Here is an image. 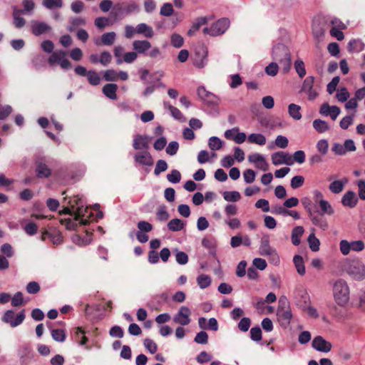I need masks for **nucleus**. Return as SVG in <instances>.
<instances>
[{
  "label": "nucleus",
  "instance_id": "obj_1",
  "mask_svg": "<svg viewBox=\"0 0 365 365\" xmlns=\"http://www.w3.org/2000/svg\"><path fill=\"white\" fill-rule=\"evenodd\" d=\"M71 209L75 213L73 219L68 218L61 220L68 230H74L78 224L86 225L89 220L84 219L87 216L88 208L85 206V202L83 198L78 195L73 196L69 201Z\"/></svg>",
  "mask_w": 365,
  "mask_h": 365
},
{
  "label": "nucleus",
  "instance_id": "obj_2",
  "mask_svg": "<svg viewBox=\"0 0 365 365\" xmlns=\"http://www.w3.org/2000/svg\"><path fill=\"white\" fill-rule=\"evenodd\" d=\"M342 269L353 279L361 281L365 279V264L360 259H350L342 264Z\"/></svg>",
  "mask_w": 365,
  "mask_h": 365
},
{
  "label": "nucleus",
  "instance_id": "obj_3",
  "mask_svg": "<svg viewBox=\"0 0 365 365\" xmlns=\"http://www.w3.org/2000/svg\"><path fill=\"white\" fill-rule=\"evenodd\" d=\"M277 317L279 323L284 328H287L292 319L290 304L285 296H281L278 301Z\"/></svg>",
  "mask_w": 365,
  "mask_h": 365
},
{
  "label": "nucleus",
  "instance_id": "obj_4",
  "mask_svg": "<svg viewBox=\"0 0 365 365\" xmlns=\"http://www.w3.org/2000/svg\"><path fill=\"white\" fill-rule=\"evenodd\" d=\"M272 58L281 65L284 73H287L291 68V55L288 48L282 44L278 43L272 48Z\"/></svg>",
  "mask_w": 365,
  "mask_h": 365
},
{
  "label": "nucleus",
  "instance_id": "obj_5",
  "mask_svg": "<svg viewBox=\"0 0 365 365\" xmlns=\"http://www.w3.org/2000/svg\"><path fill=\"white\" fill-rule=\"evenodd\" d=\"M333 294L336 302L340 305H345L349 299V288L345 280L339 279L333 284Z\"/></svg>",
  "mask_w": 365,
  "mask_h": 365
},
{
  "label": "nucleus",
  "instance_id": "obj_6",
  "mask_svg": "<svg viewBox=\"0 0 365 365\" xmlns=\"http://www.w3.org/2000/svg\"><path fill=\"white\" fill-rule=\"evenodd\" d=\"M259 252L261 255L267 257L271 263L274 264H278L279 263V257L276 250L269 245L268 236L263 237L261 239Z\"/></svg>",
  "mask_w": 365,
  "mask_h": 365
},
{
  "label": "nucleus",
  "instance_id": "obj_7",
  "mask_svg": "<svg viewBox=\"0 0 365 365\" xmlns=\"http://www.w3.org/2000/svg\"><path fill=\"white\" fill-rule=\"evenodd\" d=\"M229 26V19L222 18L213 23L210 27L204 28L203 33L212 36H217L223 34Z\"/></svg>",
  "mask_w": 365,
  "mask_h": 365
},
{
  "label": "nucleus",
  "instance_id": "obj_8",
  "mask_svg": "<svg viewBox=\"0 0 365 365\" xmlns=\"http://www.w3.org/2000/svg\"><path fill=\"white\" fill-rule=\"evenodd\" d=\"M48 63L53 66L59 64L63 69H69L71 67V62L66 58V52L63 50H56L48 58Z\"/></svg>",
  "mask_w": 365,
  "mask_h": 365
},
{
  "label": "nucleus",
  "instance_id": "obj_9",
  "mask_svg": "<svg viewBox=\"0 0 365 365\" xmlns=\"http://www.w3.org/2000/svg\"><path fill=\"white\" fill-rule=\"evenodd\" d=\"M208 49L204 44H199L195 49V56L193 58V65L198 68H204L208 62L207 59Z\"/></svg>",
  "mask_w": 365,
  "mask_h": 365
},
{
  "label": "nucleus",
  "instance_id": "obj_10",
  "mask_svg": "<svg viewBox=\"0 0 365 365\" xmlns=\"http://www.w3.org/2000/svg\"><path fill=\"white\" fill-rule=\"evenodd\" d=\"M25 311L22 310L19 314L15 315V312L12 309L7 310L2 316L1 320L6 324H9L11 327H16L21 324L25 319Z\"/></svg>",
  "mask_w": 365,
  "mask_h": 365
},
{
  "label": "nucleus",
  "instance_id": "obj_11",
  "mask_svg": "<svg viewBox=\"0 0 365 365\" xmlns=\"http://www.w3.org/2000/svg\"><path fill=\"white\" fill-rule=\"evenodd\" d=\"M52 28L46 22L38 20L31 21L30 31L36 36L51 32Z\"/></svg>",
  "mask_w": 365,
  "mask_h": 365
},
{
  "label": "nucleus",
  "instance_id": "obj_12",
  "mask_svg": "<svg viewBox=\"0 0 365 365\" xmlns=\"http://www.w3.org/2000/svg\"><path fill=\"white\" fill-rule=\"evenodd\" d=\"M197 93L199 98L207 104L218 105L220 103V98L216 95L207 91L204 86L198 87Z\"/></svg>",
  "mask_w": 365,
  "mask_h": 365
},
{
  "label": "nucleus",
  "instance_id": "obj_13",
  "mask_svg": "<svg viewBox=\"0 0 365 365\" xmlns=\"http://www.w3.org/2000/svg\"><path fill=\"white\" fill-rule=\"evenodd\" d=\"M190 310L188 307L182 306L178 313L173 317V322L181 326H186L190 323Z\"/></svg>",
  "mask_w": 365,
  "mask_h": 365
},
{
  "label": "nucleus",
  "instance_id": "obj_14",
  "mask_svg": "<svg viewBox=\"0 0 365 365\" xmlns=\"http://www.w3.org/2000/svg\"><path fill=\"white\" fill-rule=\"evenodd\" d=\"M103 78L106 81H117L119 79L125 81L128 79V74L126 71L108 69L105 71Z\"/></svg>",
  "mask_w": 365,
  "mask_h": 365
},
{
  "label": "nucleus",
  "instance_id": "obj_15",
  "mask_svg": "<svg viewBox=\"0 0 365 365\" xmlns=\"http://www.w3.org/2000/svg\"><path fill=\"white\" fill-rule=\"evenodd\" d=\"M272 162L274 165L286 164L291 165L293 164L292 156L286 152L279 151L272 155Z\"/></svg>",
  "mask_w": 365,
  "mask_h": 365
},
{
  "label": "nucleus",
  "instance_id": "obj_16",
  "mask_svg": "<svg viewBox=\"0 0 365 365\" xmlns=\"http://www.w3.org/2000/svg\"><path fill=\"white\" fill-rule=\"evenodd\" d=\"M314 78L312 76L307 77L302 84V91L306 93L308 98L311 101L314 100L318 96V93L313 88Z\"/></svg>",
  "mask_w": 365,
  "mask_h": 365
},
{
  "label": "nucleus",
  "instance_id": "obj_17",
  "mask_svg": "<svg viewBox=\"0 0 365 365\" xmlns=\"http://www.w3.org/2000/svg\"><path fill=\"white\" fill-rule=\"evenodd\" d=\"M312 345L314 349L325 353L330 351L332 347L331 344L321 336L314 337Z\"/></svg>",
  "mask_w": 365,
  "mask_h": 365
},
{
  "label": "nucleus",
  "instance_id": "obj_18",
  "mask_svg": "<svg viewBox=\"0 0 365 365\" xmlns=\"http://www.w3.org/2000/svg\"><path fill=\"white\" fill-rule=\"evenodd\" d=\"M249 162L254 163L255 167L262 171H267L268 170V163L266 161L264 157L259 153H253L248 155Z\"/></svg>",
  "mask_w": 365,
  "mask_h": 365
},
{
  "label": "nucleus",
  "instance_id": "obj_19",
  "mask_svg": "<svg viewBox=\"0 0 365 365\" xmlns=\"http://www.w3.org/2000/svg\"><path fill=\"white\" fill-rule=\"evenodd\" d=\"M134 160L141 165L150 167L153 165V158L147 150L135 153L134 155Z\"/></svg>",
  "mask_w": 365,
  "mask_h": 365
},
{
  "label": "nucleus",
  "instance_id": "obj_20",
  "mask_svg": "<svg viewBox=\"0 0 365 365\" xmlns=\"http://www.w3.org/2000/svg\"><path fill=\"white\" fill-rule=\"evenodd\" d=\"M341 112L340 108L336 106H329L324 103L321 108L319 113L324 116L329 115L333 120H335Z\"/></svg>",
  "mask_w": 365,
  "mask_h": 365
},
{
  "label": "nucleus",
  "instance_id": "obj_21",
  "mask_svg": "<svg viewBox=\"0 0 365 365\" xmlns=\"http://www.w3.org/2000/svg\"><path fill=\"white\" fill-rule=\"evenodd\" d=\"M341 202L344 207L354 208L358 203V197L354 192L349 190L343 195Z\"/></svg>",
  "mask_w": 365,
  "mask_h": 365
},
{
  "label": "nucleus",
  "instance_id": "obj_22",
  "mask_svg": "<svg viewBox=\"0 0 365 365\" xmlns=\"http://www.w3.org/2000/svg\"><path fill=\"white\" fill-rule=\"evenodd\" d=\"M133 49L136 53L147 55V51L152 48V45L148 40H135L132 43Z\"/></svg>",
  "mask_w": 365,
  "mask_h": 365
},
{
  "label": "nucleus",
  "instance_id": "obj_23",
  "mask_svg": "<svg viewBox=\"0 0 365 365\" xmlns=\"http://www.w3.org/2000/svg\"><path fill=\"white\" fill-rule=\"evenodd\" d=\"M347 182L348 180L346 178L341 180H335L329 184V190L333 194H339L343 191Z\"/></svg>",
  "mask_w": 365,
  "mask_h": 365
},
{
  "label": "nucleus",
  "instance_id": "obj_24",
  "mask_svg": "<svg viewBox=\"0 0 365 365\" xmlns=\"http://www.w3.org/2000/svg\"><path fill=\"white\" fill-rule=\"evenodd\" d=\"M137 34L143 35L144 37L151 38L154 36L153 29L145 23L138 24L137 26Z\"/></svg>",
  "mask_w": 365,
  "mask_h": 365
},
{
  "label": "nucleus",
  "instance_id": "obj_25",
  "mask_svg": "<svg viewBox=\"0 0 365 365\" xmlns=\"http://www.w3.org/2000/svg\"><path fill=\"white\" fill-rule=\"evenodd\" d=\"M115 38L116 34L113 31L105 33L101 36V41L97 39L95 41V43L97 46H100L101 44L105 46H111L113 44Z\"/></svg>",
  "mask_w": 365,
  "mask_h": 365
},
{
  "label": "nucleus",
  "instance_id": "obj_26",
  "mask_svg": "<svg viewBox=\"0 0 365 365\" xmlns=\"http://www.w3.org/2000/svg\"><path fill=\"white\" fill-rule=\"evenodd\" d=\"M118 86L115 83H107L106 84L103 88V93L108 98L111 100H115L117 98V92Z\"/></svg>",
  "mask_w": 365,
  "mask_h": 365
},
{
  "label": "nucleus",
  "instance_id": "obj_27",
  "mask_svg": "<svg viewBox=\"0 0 365 365\" xmlns=\"http://www.w3.org/2000/svg\"><path fill=\"white\" fill-rule=\"evenodd\" d=\"M309 217L312 221V222L319 227L322 230H326L328 228V222L322 216L316 215L313 212L311 215H309Z\"/></svg>",
  "mask_w": 365,
  "mask_h": 365
},
{
  "label": "nucleus",
  "instance_id": "obj_28",
  "mask_svg": "<svg viewBox=\"0 0 365 365\" xmlns=\"http://www.w3.org/2000/svg\"><path fill=\"white\" fill-rule=\"evenodd\" d=\"M304 230L302 226H297L293 228L292 231L291 240L294 245L297 246L301 242V237L302 236Z\"/></svg>",
  "mask_w": 365,
  "mask_h": 365
},
{
  "label": "nucleus",
  "instance_id": "obj_29",
  "mask_svg": "<svg viewBox=\"0 0 365 365\" xmlns=\"http://www.w3.org/2000/svg\"><path fill=\"white\" fill-rule=\"evenodd\" d=\"M133 146L135 150L147 149L148 147L147 138L140 135H135L133 140Z\"/></svg>",
  "mask_w": 365,
  "mask_h": 365
},
{
  "label": "nucleus",
  "instance_id": "obj_30",
  "mask_svg": "<svg viewBox=\"0 0 365 365\" xmlns=\"http://www.w3.org/2000/svg\"><path fill=\"white\" fill-rule=\"evenodd\" d=\"M247 141L250 143L264 145L266 144L267 139L262 133H251L247 138Z\"/></svg>",
  "mask_w": 365,
  "mask_h": 365
},
{
  "label": "nucleus",
  "instance_id": "obj_31",
  "mask_svg": "<svg viewBox=\"0 0 365 365\" xmlns=\"http://www.w3.org/2000/svg\"><path fill=\"white\" fill-rule=\"evenodd\" d=\"M168 229L172 232H178L184 229L185 224L178 218L171 220L167 225Z\"/></svg>",
  "mask_w": 365,
  "mask_h": 365
},
{
  "label": "nucleus",
  "instance_id": "obj_32",
  "mask_svg": "<svg viewBox=\"0 0 365 365\" xmlns=\"http://www.w3.org/2000/svg\"><path fill=\"white\" fill-rule=\"evenodd\" d=\"M22 6L24 9L18 10L21 14H33L36 6L33 0H23Z\"/></svg>",
  "mask_w": 365,
  "mask_h": 365
},
{
  "label": "nucleus",
  "instance_id": "obj_33",
  "mask_svg": "<svg viewBox=\"0 0 365 365\" xmlns=\"http://www.w3.org/2000/svg\"><path fill=\"white\" fill-rule=\"evenodd\" d=\"M312 125L314 130L319 133H325L330 128L327 122L321 119L314 120Z\"/></svg>",
  "mask_w": 365,
  "mask_h": 365
},
{
  "label": "nucleus",
  "instance_id": "obj_34",
  "mask_svg": "<svg viewBox=\"0 0 365 365\" xmlns=\"http://www.w3.org/2000/svg\"><path fill=\"white\" fill-rule=\"evenodd\" d=\"M364 43L359 39H353L349 42L348 50L349 52L359 53L364 50Z\"/></svg>",
  "mask_w": 365,
  "mask_h": 365
},
{
  "label": "nucleus",
  "instance_id": "obj_35",
  "mask_svg": "<svg viewBox=\"0 0 365 365\" xmlns=\"http://www.w3.org/2000/svg\"><path fill=\"white\" fill-rule=\"evenodd\" d=\"M301 107L297 104L291 103L288 106L289 115L294 120H299L302 118Z\"/></svg>",
  "mask_w": 365,
  "mask_h": 365
},
{
  "label": "nucleus",
  "instance_id": "obj_36",
  "mask_svg": "<svg viewBox=\"0 0 365 365\" xmlns=\"http://www.w3.org/2000/svg\"><path fill=\"white\" fill-rule=\"evenodd\" d=\"M321 209L320 215H324L325 214L331 215L334 214V210L331 205L326 200H321L319 203Z\"/></svg>",
  "mask_w": 365,
  "mask_h": 365
},
{
  "label": "nucleus",
  "instance_id": "obj_37",
  "mask_svg": "<svg viewBox=\"0 0 365 365\" xmlns=\"http://www.w3.org/2000/svg\"><path fill=\"white\" fill-rule=\"evenodd\" d=\"M295 267L299 274L304 275L306 269L304 264V259L300 255H295L293 259Z\"/></svg>",
  "mask_w": 365,
  "mask_h": 365
},
{
  "label": "nucleus",
  "instance_id": "obj_38",
  "mask_svg": "<svg viewBox=\"0 0 365 365\" xmlns=\"http://www.w3.org/2000/svg\"><path fill=\"white\" fill-rule=\"evenodd\" d=\"M223 141L216 136H212L209 138L208 146L211 150H218L222 148Z\"/></svg>",
  "mask_w": 365,
  "mask_h": 365
},
{
  "label": "nucleus",
  "instance_id": "obj_39",
  "mask_svg": "<svg viewBox=\"0 0 365 365\" xmlns=\"http://www.w3.org/2000/svg\"><path fill=\"white\" fill-rule=\"evenodd\" d=\"M222 195L224 200L227 202H235L241 198V195L238 191H225Z\"/></svg>",
  "mask_w": 365,
  "mask_h": 365
},
{
  "label": "nucleus",
  "instance_id": "obj_40",
  "mask_svg": "<svg viewBox=\"0 0 365 365\" xmlns=\"http://www.w3.org/2000/svg\"><path fill=\"white\" fill-rule=\"evenodd\" d=\"M207 22V20L206 17H201L197 19L196 21L193 24L192 27L190 29V30L187 31V34L189 36H192L197 31H198L202 25L206 24Z\"/></svg>",
  "mask_w": 365,
  "mask_h": 365
},
{
  "label": "nucleus",
  "instance_id": "obj_41",
  "mask_svg": "<svg viewBox=\"0 0 365 365\" xmlns=\"http://www.w3.org/2000/svg\"><path fill=\"white\" fill-rule=\"evenodd\" d=\"M36 170L37 177L39 178H48L51 175L50 169L43 163H39Z\"/></svg>",
  "mask_w": 365,
  "mask_h": 365
},
{
  "label": "nucleus",
  "instance_id": "obj_42",
  "mask_svg": "<svg viewBox=\"0 0 365 365\" xmlns=\"http://www.w3.org/2000/svg\"><path fill=\"white\" fill-rule=\"evenodd\" d=\"M20 14H21L18 9H14L13 11V19H14V24L16 28L21 29L22 28L25 24L26 21L25 19L20 16Z\"/></svg>",
  "mask_w": 365,
  "mask_h": 365
},
{
  "label": "nucleus",
  "instance_id": "obj_43",
  "mask_svg": "<svg viewBox=\"0 0 365 365\" xmlns=\"http://www.w3.org/2000/svg\"><path fill=\"white\" fill-rule=\"evenodd\" d=\"M211 282V278L207 274H202L197 277V282L201 289L208 287L210 285Z\"/></svg>",
  "mask_w": 365,
  "mask_h": 365
},
{
  "label": "nucleus",
  "instance_id": "obj_44",
  "mask_svg": "<svg viewBox=\"0 0 365 365\" xmlns=\"http://www.w3.org/2000/svg\"><path fill=\"white\" fill-rule=\"evenodd\" d=\"M72 241L73 243L76 244L79 246H84L87 245L91 243V235H87L86 237H82L81 236L78 235H74L72 237Z\"/></svg>",
  "mask_w": 365,
  "mask_h": 365
},
{
  "label": "nucleus",
  "instance_id": "obj_45",
  "mask_svg": "<svg viewBox=\"0 0 365 365\" xmlns=\"http://www.w3.org/2000/svg\"><path fill=\"white\" fill-rule=\"evenodd\" d=\"M89 83L92 86H98L101 83V78L98 73L94 70H90L88 71L86 76Z\"/></svg>",
  "mask_w": 365,
  "mask_h": 365
},
{
  "label": "nucleus",
  "instance_id": "obj_46",
  "mask_svg": "<svg viewBox=\"0 0 365 365\" xmlns=\"http://www.w3.org/2000/svg\"><path fill=\"white\" fill-rule=\"evenodd\" d=\"M74 336L80 345H84L88 341V338L85 336V331L80 327H77L74 331Z\"/></svg>",
  "mask_w": 365,
  "mask_h": 365
},
{
  "label": "nucleus",
  "instance_id": "obj_47",
  "mask_svg": "<svg viewBox=\"0 0 365 365\" xmlns=\"http://www.w3.org/2000/svg\"><path fill=\"white\" fill-rule=\"evenodd\" d=\"M51 336L53 340L58 342H63L66 339V332L63 329H51Z\"/></svg>",
  "mask_w": 365,
  "mask_h": 365
},
{
  "label": "nucleus",
  "instance_id": "obj_48",
  "mask_svg": "<svg viewBox=\"0 0 365 365\" xmlns=\"http://www.w3.org/2000/svg\"><path fill=\"white\" fill-rule=\"evenodd\" d=\"M86 24V20L81 17H76L73 18L70 20V25L68 26L67 29L72 32L73 31L77 26H83Z\"/></svg>",
  "mask_w": 365,
  "mask_h": 365
},
{
  "label": "nucleus",
  "instance_id": "obj_49",
  "mask_svg": "<svg viewBox=\"0 0 365 365\" xmlns=\"http://www.w3.org/2000/svg\"><path fill=\"white\" fill-rule=\"evenodd\" d=\"M42 5L48 9L61 8L63 6L62 0H43Z\"/></svg>",
  "mask_w": 365,
  "mask_h": 365
},
{
  "label": "nucleus",
  "instance_id": "obj_50",
  "mask_svg": "<svg viewBox=\"0 0 365 365\" xmlns=\"http://www.w3.org/2000/svg\"><path fill=\"white\" fill-rule=\"evenodd\" d=\"M171 45L177 48H181L184 44V38L178 34H172L170 37Z\"/></svg>",
  "mask_w": 365,
  "mask_h": 365
},
{
  "label": "nucleus",
  "instance_id": "obj_51",
  "mask_svg": "<svg viewBox=\"0 0 365 365\" xmlns=\"http://www.w3.org/2000/svg\"><path fill=\"white\" fill-rule=\"evenodd\" d=\"M167 179L171 183H178L181 180V173L178 170H172L170 173L167 175Z\"/></svg>",
  "mask_w": 365,
  "mask_h": 365
},
{
  "label": "nucleus",
  "instance_id": "obj_52",
  "mask_svg": "<svg viewBox=\"0 0 365 365\" xmlns=\"http://www.w3.org/2000/svg\"><path fill=\"white\" fill-rule=\"evenodd\" d=\"M316 147L318 152L320 153L322 155H325L327 154L329 150V143L327 140H319L317 142Z\"/></svg>",
  "mask_w": 365,
  "mask_h": 365
},
{
  "label": "nucleus",
  "instance_id": "obj_53",
  "mask_svg": "<svg viewBox=\"0 0 365 365\" xmlns=\"http://www.w3.org/2000/svg\"><path fill=\"white\" fill-rule=\"evenodd\" d=\"M308 242L309 247L313 252H317L319 250L320 242L319 239L315 237L314 234L309 235L308 237Z\"/></svg>",
  "mask_w": 365,
  "mask_h": 365
},
{
  "label": "nucleus",
  "instance_id": "obj_54",
  "mask_svg": "<svg viewBox=\"0 0 365 365\" xmlns=\"http://www.w3.org/2000/svg\"><path fill=\"white\" fill-rule=\"evenodd\" d=\"M167 169L168 164L166 161L164 160H158L154 169V174L155 175H159L162 172L165 171Z\"/></svg>",
  "mask_w": 365,
  "mask_h": 365
},
{
  "label": "nucleus",
  "instance_id": "obj_55",
  "mask_svg": "<svg viewBox=\"0 0 365 365\" xmlns=\"http://www.w3.org/2000/svg\"><path fill=\"white\" fill-rule=\"evenodd\" d=\"M294 68L300 78H303L306 75V69L302 60L295 61Z\"/></svg>",
  "mask_w": 365,
  "mask_h": 365
},
{
  "label": "nucleus",
  "instance_id": "obj_56",
  "mask_svg": "<svg viewBox=\"0 0 365 365\" xmlns=\"http://www.w3.org/2000/svg\"><path fill=\"white\" fill-rule=\"evenodd\" d=\"M174 9L172 4L165 3L160 8V14L163 16H170L173 15Z\"/></svg>",
  "mask_w": 365,
  "mask_h": 365
},
{
  "label": "nucleus",
  "instance_id": "obj_57",
  "mask_svg": "<svg viewBox=\"0 0 365 365\" xmlns=\"http://www.w3.org/2000/svg\"><path fill=\"white\" fill-rule=\"evenodd\" d=\"M256 173L252 169H247L243 173L245 182L247 184L252 183L255 180Z\"/></svg>",
  "mask_w": 365,
  "mask_h": 365
},
{
  "label": "nucleus",
  "instance_id": "obj_58",
  "mask_svg": "<svg viewBox=\"0 0 365 365\" xmlns=\"http://www.w3.org/2000/svg\"><path fill=\"white\" fill-rule=\"evenodd\" d=\"M194 341L197 344H206L208 342V335L205 331H201L196 334Z\"/></svg>",
  "mask_w": 365,
  "mask_h": 365
},
{
  "label": "nucleus",
  "instance_id": "obj_59",
  "mask_svg": "<svg viewBox=\"0 0 365 365\" xmlns=\"http://www.w3.org/2000/svg\"><path fill=\"white\" fill-rule=\"evenodd\" d=\"M137 226L138 228V232L148 233L153 230V225L150 222L144 220L139 221Z\"/></svg>",
  "mask_w": 365,
  "mask_h": 365
},
{
  "label": "nucleus",
  "instance_id": "obj_60",
  "mask_svg": "<svg viewBox=\"0 0 365 365\" xmlns=\"http://www.w3.org/2000/svg\"><path fill=\"white\" fill-rule=\"evenodd\" d=\"M304 182V178L302 175H296L291 180V187L293 189H297L303 185Z\"/></svg>",
  "mask_w": 365,
  "mask_h": 365
},
{
  "label": "nucleus",
  "instance_id": "obj_61",
  "mask_svg": "<svg viewBox=\"0 0 365 365\" xmlns=\"http://www.w3.org/2000/svg\"><path fill=\"white\" fill-rule=\"evenodd\" d=\"M250 338L254 341H259L262 339V330L259 327H255L250 329Z\"/></svg>",
  "mask_w": 365,
  "mask_h": 365
},
{
  "label": "nucleus",
  "instance_id": "obj_62",
  "mask_svg": "<svg viewBox=\"0 0 365 365\" xmlns=\"http://www.w3.org/2000/svg\"><path fill=\"white\" fill-rule=\"evenodd\" d=\"M250 325V319L249 317H243L238 323V329L243 332H246L249 330Z\"/></svg>",
  "mask_w": 365,
  "mask_h": 365
},
{
  "label": "nucleus",
  "instance_id": "obj_63",
  "mask_svg": "<svg viewBox=\"0 0 365 365\" xmlns=\"http://www.w3.org/2000/svg\"><path fill=\"white\" fill-rule=\"evenodd\" d=\"M179 149V144L177 141H171L168 143L165 151L169 155H175Z\"/></svg>",
  "mask_w": 365,
  "mask_h": 365
},
{
  "label": "nucleus",
  "instance_id": "obj_64",
  "mask_svg": "<svg viewBox=\"0 0 365 365\" xmlns=\"http://www.w3.org/2000/svg\"><path fill=\"white\" fill-rule=\"evenodd\" d=\"M23 294L21 292H17L11 298V305L13 307H19L24 304Z\"/></svg>",
  "mask_w": 365,
  "mask_h": 365
}]
</instances>
